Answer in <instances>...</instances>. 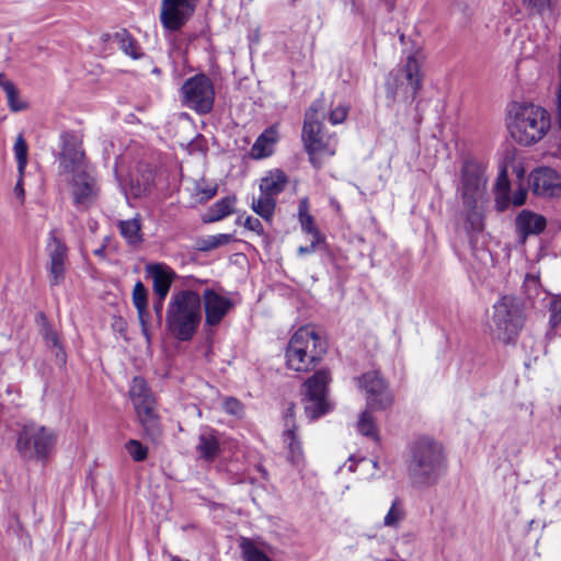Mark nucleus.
Returning <instances> with one entry per match:
<instances>
[{
    "label": "nucleus",
    "mask_w": 561,
    "mask_h": 561,
    "mask_svg": "<svg viewBox=\"0 0 561 561\" xmlns=\"http://www.w3.org/2000/svg\"><path fill=\"white\" fill-rule=\"evenodd\" d=\"M61 152L60 167L62 172L70 174L71 194L76 206L83 209L90 207L98 197L99 187L96 181L84 162L77 138L64 131L60 135Z\"/></svg>",
    "instance_id": "f257e3e1"
},
{
    "label": "nucleus",
    "mask_w": 561,
    "mask_h": 561,
    "mask_svg": "<svg viewBox=\"0 0 561 561\" xmlns=\"http://www.w3.org/2000/svg\"><path fill=\"white\" fill-rule=\"evenodd\" d=\"M325 102L323 98L314 100L305 114L301 138L311 164L319 169L325 160L333 157L337 148L335 134L327 131L323 125Z\"/></svg>",
    "instance_id": "f03ea898"
},
{
    "label": "nucleus",
    "mask_w": 561,
    "mask_h": 561,
    "mask_svg": "<svg viewBox=\"0 0 561 561\" xmlns=\"http://www.w3.org/2000/svg\"><path fill=\"white\" fill-rule=\"evenodd\" d=\"M408 471L416 486L435 485L445 471L443 447L428 437L416 439L410 448Z\"/></svg>",
    "instance_id": "7ed1b4c3"
},
{
    "label": "nucleus",
    "mask_w": 561,
    "mask_h": 561,
    "mask_svg": "<svg viewBox=\"0 0 561 561\" xmlns=\"http://www.w3.org/2000/svg\"><path fill=\"white\" fill-rule=\"evenodd\" d=\"M202 321V298L191 289L173 294L167 308V327L180 341H188Z\"/></svg>",
    "instance_id": "20e7f679"
},
{
    "label": "nucleus",
    "mask_w": 561,
    "mask_h": 561,
    "mask_svg": "<svg viewBox=\"0 0 561 561\" xmlns=\"http://www.w3.org/2000/svg\"><path fill=\"white\" fill-rule=\"evenodd\" d=\"M458 190L470 229L481 231L483 228L482 207L486 201L485 168L479 162L467 161L461 170V182Z\"/></svg>",
    "instance_id": "39448f33"
},
{
    "label": "nucleus",
    "mask_w": 561,
    "mask_h": 561,
    "mask_svg": "<svg viewBox=\"0 0 561 561\" xmlns=\"http://www.w3.org/2000/svg\"><path fill=\"white\" fill-rule=\"evenodd\" d=\"M508 130L520 146H533L540 141L550 128L549 113L534 104H518L510 112Z\"/></svg>",
    "instance_id": "423d86ee"
},
{
    "label": "nucleus",
    "mask_w": 561,
    "mask_h": 561,
    "mask_svg": "<svg viewBox=\"0 0 561 561\" xmlns=\"http://www.w3.org/2000/svg\"><path fill=\"white\" fill-rule=\"evenodd\" d=\"M325 353V344L313 328L301 327L290 337L286 364L291 370L307 373L314 368Z\"/></svg>",
    "instance_id": "0eeeda50"
},
{
    "label": "nucleus",
    "mask_w": 561,
    "mask_h": 561,
    "mask_svg": "<svg viewBox=\"0 0 561 561\" xmlns=\"http://www.w3.org/2000/svg\"><path fill=\"white\" fill-rule=\"evenodd\" d=\"M525 321L524 304L514 295H504L493 305L491 331L493 336L513 343Z\"/></svg>",
    "instance_id": "6e6552de"
},
{
    "label": "nucleus",
    "mask_w": 561,
    "mask_h": 561,
    "mask_svg": "<svg viewBox=\"0 0 561 561\" xmlns=\"http://www.w3.org/2000/svg\"><path fill=\"white\" fill-rule=\"evenodd\" d=\"M420 60L416 53L407 57L402 67L391 70L386 79L385 89L388 105L398 100L413 101L421 89Z\"/></svg>",
    "instance_id": "1a4fd4ad"
},
{
    "label": "nucleus",
    "mask_w": 561,
    "mask_h": 561,
    "mask_svg": "<svg viewBox=\"0 0 561 561\" xmlns=\"http://www.w3.org/2000/svg\"><path fill=\"white\" fill-rule=\"evenodd\" d=\"M55 444L56 435L53 431L38 424H27L19 434L16 449L24 458L45 461Z\"/></svg>",
    "instance_id": "9d476101"
},
{
    "label": "nucleus",
    "mask_w": 561,
    "mask_h": 561,
    "mask_svg": "<svg viewBox=\"0 0 561 561\" xmlns=\"http://www.w3.org/2000/svg\"><path fill=\"white\" fill-rule=\"evenodd\" d=\"M331 380L328 370H319L305 382V412L310 420H316L329 411L327 400L328 385Z\"/></svg>",
    "instance_id": "9b49d317"
},
{
    "label": "nucleus",
    "mask_w": 561,
    "mask_h": 561,
    "mask_svg": "<svg viewBox=\"0 0 561 561\" xmlns=\"http://www.w3.org/2000/svg\"><path fill=\"white\" fill-rule=\"evenodd\" d=\"M129 397L145 430L154 434L158 430L156 401L144 378L131 380Z\"/></svg>",
    "instance_id": "f8f14e48"
},
{
    "label": "nucleus",
    "mask_w": 561,
    "mask_h": 561,
    "mask_svg": "<svg viewBox=\"0 0 561 561\" xmlns=\"http://www.w3.org/2000/svg\"><path fill=\"white\" fill-rule=\"evenodd\" d=\"M185 103L198 113H208L214 104V88L205 75L190 78L182 87Z\"/></svg>",
    "instance_id": "ddd939ff"
},
{
    "label": "nucleus",
    "mask_w": 561,
    "mask_h": 561,
    "mask_svg": "<svg viewBox=\"0 0 561 561\" xmlns=\"http://www.w3.org/2000/svg\"><path fill=\"white\" fill-rule=\"evenodd\" d=\"M197 0H161L160 22L170 33L179 32L191 19Z\"/></svg>",
    "instance_id": "4468645a"
},
{
    "label": "nucleus",
    "mask_w": 561,
    "mask_h": 561,
    "mask_svg": "<svg viewBox=\"0 0 561 561\" xmlns=\"http://www.w3.org/2000/svg\"><path fill=\"white\" fill-rule=\"evenodd\" d=\"M359 386L366 391L369 409L382 410L392 404V394L379 373L368 371L364 374L359 379Z\"/></svg>",
    "instance_id": "2eb2a0df"
},
{
    "label": "nucleus",
    "mask_w": 561,
    "mask_h": 561,
    "mask_svg": "<svg viewBox=\"0 0 561 561\" xmlns=\"http://www.w3.org/2000/svg\"><path fill=\"white\" fill-rule=\"evenodd\" d=\"M529 185L535 195L542 197L561 196V175L551 168L535 169L529 174Z\"/></svg>",
    "instance_id": "dca6fc26"
},
{
    "label": "nucleus",
    "mask_w": 561,
    "mask_h": 561,
    "mask_svg": "<svg viewBox=\"0 0 561 561\" xmlns=\"http://www.w3.org/2000/svg\"><path fill=\"white\" fill-rule=\"evenodd\" d=\"M205 309V323L209 327L218 325L233 308V301L214 289H206L201 297Z\"/></svg>",
    "instance_id": "f3484780"
},
{
    "label": "nucleus",
    "mask_w": 561,
    "mask_h": 561,
    "mask_svg": "<svg viewBox=\"0 0 561 561\" xmlns=\"http://www.w3.org/2000/svg\"><path fill=\"white\" fill-rule=\"evenodd\" d=\"M49 256L50 284L58 285L64 280L66 271L67 247L51 231L46 247Z\"/></svg>",
    "instance_id": "a211bd4d"
},
{
    "label": "nucleus",
    "mask_w": 561,
    "mask_h": 561,
    "mask_svg": "<svg viewBox=\"0 0 561 561\" xmlns=\"http://www.w3.org/2000/svg\"><path fill=\"white\" fill-rule=\"evenodd\" d=\"M515 226L519 239L525 242L528 236L541 233L546 229L547 220L542 215L524 209L517 215Z\"/></svg>",
    "instance_id": "6ab92c4d"
},
{
    "label": "nucleus",
    "mask_w": 561,
    "mask_h": 561,
    "mask_svg": "<svg viewBox=\"0 0 561 561\" xmlns=\"http://www.w3.org/2000/svg\"><path fill=\"white\" fill-rule=\"evenodd\" d=\"M148 274L152 278L153 291L161 299H165L171 284L175 278L174 271L165 264L157 263L147 267Z\"/></svg>",
    "instance_id": "aec40b11"
},
{
    "label": "nucleus",
    "mask_w": 561,
    "mask_h": 561,
    "mask_svg": "<svg viewBox=\"0 0 561 561\" xmlns=\"http://www.w3.org/2000/svg\"><path fill=\"white\" fill-rule=\"evenodd\" d=\"M195 449L201 459L207 462L214 461L220 450L216 432L210 428H203L198 434Z\"/></svg>",
    "instance_id": "412c9836"
},
{
    "label": "nucleus",
    "mask_w": 561,
    "mask_h": 561,
    "mask_svg": "<svg viewBox=\"0 0 561 561\" xmlns=\"http://www.w3.org/2000/svg\"><path fill=\"white\" fill-rule=\"evenodd\" d=\"M277 125H273L265 129L251 147L250 154L253 159H264L270 157L274 151V146L278 141Z\"/></svg>",
    "instance_id": "4be33fe9"
},
{
    "label": "nucleus",
    "mask_w": 561,
    "mask_h": 561,
    "mask_svg": "<svg viewBox=\"0 0 561 561\" xmlns=\"http://www.w3.org/2000/svg\"><path fill=\"white\" fill-rule=\"evenodd\" d=\"M153 182L151 171L137 172L130 175L127 186L123 187L127 198H140L150 192Z\"/></svg>",
    "instance_id": "5701e85b"
},
{
    "label": "nucleus",
    "mask_w": 561,
    "mask_h": 561,
    "mask_svg": "<svg viewBox=\"0 0 561 561\" xmlns=\"http://www.w3.org/2000/svg\"><path fill=\"white\" fill-rule=\"evenodd\" d=\"M283 442L287 449V458L290 463L293 466L300 467L304 463V450L294 425L291 428H286L284 431Z\"/></svg>",
    "instance_id": "b1692460"
},
{
    "label": "nucleus",
    "mask_w": 561,
    "mask_h": 561,
    "mask_svg": "<svg viewBox=\"0 0 561 561\" xmlns=\"http://www.w3.org/2000/svg\"><path fill=\"white\" fill-rule=\"evenodd\" d=\"M287 176L282 170H273L261 180L260 192L275 198L285 187Z\"/></svg>",
    "instance_id": "393cba45"
},
{
    "label": "nucleus",
    "mask_w": 561,
    "mask_h": 561,
    "mask_svg": "<svg viewBox=\"0 0 561 561\" xmlns=\"http://www.w3.org/2000/svg\"><path fill=\"white\" fill-rule=\"evenodd\" d=\"M133 304L138 312V318L142 327L144 333L147 335L146 321L149 317L148 313V293L144 284L138 280L133 289L131 294Z\"/></svg>",
    "instance_id": "a878e982"
},
{
    "label": "nucleus",
    "mask_w": 561,
    "mask_h": 561,
    "mask_svg": "<svg viewBox=\"0 0 561 561\" xmlns=\"http://www.w3.org/2000/svg\"><path fill=\"white\" fill-rule=\"evenodd\" d=\"M407 517V510L402 499L396 496L391 501V505L383 516V527L391 529H399Z\"/></svg>",
    "instance_id": "bb28decb"
},
{
    "label": "nucleus",
    "mask_w": 561,
    "mask_h": 561,
    "mask_svg": "<svg viewBox=\"0 0 561 561\" xmlns=\"http://www.w3.org/2000/svg\"><path fill=\"white\" fill-rule=\"evenodd\" d=\"M0 88L5 93L11 111L20 112L27 107V103L20 98V91L16 85L4 73H0Z\"/></svg>",
    "instance_id": "cd10ccee"
},
{
    "label": "nucleus",
    "mask_w": 561,
    "mask_h": 561,
    "mask_svg": "<svg viewBox=\"0 0 561 561\" xmlns=\"http://www.w3.org/2000/svg\"><path fill=\"white\" fill-rule=\"evenodd\" d=\"M236 198L227 196L216 202L207 211L204 221L215 222L229 216L234 208Z\"/></svg>",
    "instance_id": "c85d7f7f"
},
{
    "label": "nucleus",
    "mask_w": 561,
    "mask_h": 561,
    "mask_svg": "<svg viewBox=\"0 0 561 561\" xmlns=\"http://www.w3.org/2000/svg\"><path fill=\"white\" fill-rule=\"evenodd\" d=\"M239 547L243 561H272V559L261 549L259 542L253 539L242 537Z\"/></svg>",
    "instance_id": "c756f323"
},
{
    "label": "nucleus",
    "mask_w": 561,
    "mask_h": 561,
    "mask_svg": "<svg viewBox=\"0 0 561 561\" xmlns=\"http://www.w3.org/2000/svg\"><path fill=\"white\" fill-rule=\"evenodd\" d=\"M520 2L528 14L540 18L551 15L558 4V0H520Z\"/></svg>",
    "instance_id": "7c9ffc66"
},
{
    "label": "nucleus",
    "mask_w": 561,
    "mask_h": 561,
    "mask_svg": "<svg viewBox=\"0 0 561 561\" xmlns=\"http://www.w3.org/2000/svg\"><path fill=\"white\" fill-rule=\"evenodd\" d=\"M121 234L129 244L139 243L142 240L140 218L134 217L118 222Z\"/></svg>",
    "instance_id": "2f4dec72"
},
{
    "label": "nucleus",
    "mask_w": 561,
    "mask_h": 561,
    "mask_svg": "<svg viewBox=\"0 0 561 561\" xmlns=\"http://www.w3.org/2000/svg\"><path fill=\"white\" fill-rule=\"evenodd\" d=\"M276 202L275 198L267 196L260 192L257 198H253L252 201V209L261 218L266 221H270L275 211Z\"/></svg>",
    "instance_id": "473e14b6"
},
{
    "label": "nucleus",
    "mask_w": 561,
    "mask_h": 561,
    "mask_svg": "<svg viewBox=\"0 0 561 561\" xmlns=\"http://www.w3.org/2000/svg\"><path fill=\"white\" fill-rule=\"evenodd\" d=\"M115 41L119 45V48L134 59H138L141 56V48L136 39L126 31L121 30L114 36Z\"/></svg>",
    "instance_id": "72a5a7b5"
},
{
    "label": "nucleus",
    "mask_w": 561,
    "mask_h": 561,
    "mask_svg": "<svg viewBox=\"0 0 561 561\" xmlns=\"http://www.w3.org/2000/svg\"><path fill=\"white\" fill-rule=\"evenodd\" d=\"M508 188L510 181L507 178L506 170L503 169L500 172L495 183V203L499 210H504L510 204Z\"/></svg>",
    "instance_id": "f704fd0d"
},
{
    "label": "nucleus",
    "mask_w": 561,
    "mask_h": 561,
    "mask_svg": "<svg viewBox=\"0 0 561 561\" xmlns=\"http://www.w3.org/2000/svg\"><path fill=\"white\" fill-rule=\"evenodd\" d=\"M549 324L550 330L547 335L552 337L558 334V327L561 324V295L552 296L549 302Z\"/></svg>",
    "instance_id": "c9c22d12"
},
{
    "label": "nucleus",
    "mask_w": 561,
    "mask_h": 561,
    "mask_svg": "<svg viewBox=\"0 0 561 561\" xmlns=\"http://www.w3.org/2000/svg\"><path fill=\"white\" fill-rule=\"evenodd\" d=\"M13 150L18 163V172L21 176H24L27 164V145L22 135L16 137Z\"/></svg>",
    "instance_id": "e433bc0d"
},
{
    "label": "nucleus",
    "mask_w": 561,
    "mask_h": 561,
    "mask_svg": "<svg viewBox=\"0 0 561 561\" xmlns=\"http://www.w3.org/2000/svg\"><path fill=\"white\" fill-rule=\"evenodd\" d=\"M357 430L364 436L377 438L375 422L368 410L360 414L357 422Z\"/></svg>",
    "instance_id": "4c0bfd02"
},
{
    "label": "nucleus",
    "mask_w": 561,
    "mask_h": 561,
    "mask_svg": "<svg viewBox=\"0 0 561 561\" xmlns=\"http://www.w3.org/2000/svg\"><path fill=\"white\" fill-rule=\"evenodd\" d=\"M125 448L135 461H144L148 456V448L139 440L130 439L126 443Z\"/></svg>",
    "instance_id": "58836bf2"
},
{
    "label": "nucleus",
    "mask_w": 561,
    "mask_h": 561,
    "mask_svg": "<svg viewBox=\"0 0 561 561\" xmlns=\"http://www.w3.org/2000/svg\"><path fill=\"white\" fill-rule=\"evenodd\" d=\"M233 236L229 233H219L215 236H208L203 240V250H213L232 242Z\"/></svg>",
    "instance_id": "ea45409f"
},
{
    "label": "nucleus",
    "mask_w": 561,
    "mask_h": 561,
    "mask_svg": "<svg viewBox=\"0 0 561 561\" xmlns=\"http://www.w3.org/2000/svg\"><path fill=\"white\" fill-rule=\"evenodd\" d=\"M348 112H350L348 105L339 104L334 108L331 110V112L329 114V122L332 125L342 124L346 119Z\"/></svg>",
    "instance_id": "a19ab883"
},
{
    "label": "nucleus",
    "mask_w": 561,
    "mask_h": 561,
    "mask_svg": "<svg viewBox=\"0 0 561 561\" xmlns=\"http://www.w3.org/2000/svg\"><path fill=\"white\" fill-rule=\"evenodd\" d=\"M299 222L304 232L311 236V238L323 237L314 226L313 217L311 215L299 218Z\"/></svg>",
    "instance_id": "79ce46f5"
},
{
    "label": "nucleus",
    "mask_w": 561,
    "mask_h": 561,
    "mask_svg": "<svg viewBox=\"0 0 561 561\" xmlns=\"http://www.w3.org/2000/svg\"><path fill=\"white\" fill-rule=\"evenodd\" d=\"M45 339H46V343H47L48 346L57 348L56 357L60 362L64 363L65 362V352L59 346V341H58L57 334L55 332H53V331H47L46 334H45Z\"/></svg>",
    "instance_id": "37998d69"
},
{
    "label": "nucleus",
    "mask_w": 561,
    "mask_h": 561,
    "mask_svg": "<svg viewBox=\"0 0 561 561\" xmlns=\"http://www.w3.org/2000/svg\"><path fill=\"white\" fill-rule=\"evenodd\" d=\"M324 242L323 237L311 238L309 245H301L298 248L299 255L311 254L316 251L317 247Z\"/></svg>",
    "instance_id": "c03bdc74"
},
{
    "label": "nucleus",
    "mask_w": 561,
    "mask_h": 561,
    "mask_svg": "<svg viewBox=\"0 0 561 561\" xmlns=\"http://www.w3.org/2000/svg\"><path fill=\"white\" fill-rule=\"evenodd\" d=\"M224 408L226 412L232 415H240L242 413V404L234 398L226 399Z\"/></svg>",
    "instance_id": "a18cd8bd"
},
{
    "label": "nucleus",
    "mask_w": 561,
    "mask_h": 561,
    "mask_svg": "<svg viewBox=\"0 0 561 561\" xmlns=\"http://www.w3.org/2000/svg\"><path fill=\"white\" fill-rule=\"evenodd\" d=\"M243 225L247 229L255 232L259 236L263 234V232H264L261 221L255 217H251V216L247 217Z\"/></svg>",
    "instance_id": "49530a36"
},
{
    "label": "nucleus",
    "mask_w": 561,
    "mask_h": 561,
    "mask_svg": "<svg viewBox=\"0 0 561 561\" xmlns=\"http://www.w3.org/2000/svg\"><path fill=\"white\" fill-rule=\"evenodd\" d=\"M527 198V191L524 187H518L512 196V204L514 206H522L525 204Z\"/></svg>",
    "instance_id": "de8ad7c7"
},
{
    "label": "nucleus",
    "mask_w": 561,
    "mask_h": 561,
    "mask_svg": "<svg viewBox=\"0 0 561 561\" xmlns=\"http://www.w3.org/2000/svg\"><path fill=\"white\" fill-rule=\"evenodd\" d=\"M294 417H295V404L290 403L288 405V408L286 409L285 415H284L286 428H291L293 425L296 427Z\"/></svg>",
    "instance_id": "09e8293b"
},
{
    "label": "nucleus",
    "mask_w": 561,
    "mask_h": 561,
    "mask_svg": "<svg viewBox=\"0 0 561 561\" xmlns=\"http://www.w3.org/2000/svg\"><path fill=\"white\" fill-rule=\"evenodd\" d=\"M13 193H14V196L18 199H20V202L24 201L25 192H24V187H23V176H21L20 174H19V180L14 186Z\"/></svg>",
    "instance_id": "8fccbe9b"
},
{
    "label": "nucleus",
    "mask_w": 561,
    "mask_h": 561,
    "mask_svg": "<svg viewBox=\"0 0 561 561\" xmlns=\"http://www.w3.org/2000/svg\"><path fill=\"white\" fill-rule=\"evenodd\" d=\"M309 202L307 198H302L298 206V217L309 216Z\"/></svg>",
    "instance_id": "3c124183"
},
{
    "label": "nucleus",
    "mask_w": 561,
    "mask_h": 561,
    "mask_svg": "<svg viewBox=\"0 0 561 561\" xmlns=\"http://www.w3.org/2000/svg\"><path fill=\"white\" fill-rule=\"evenodd\" d=\"M556 116H557L558 126H559V128H561V88L559 89L558 94H557V113H556Z\"/></svg>",
    "instance_id": "603ef678"
},
{
    "label": "nucleus",
    "mask_w": 561,
    "mask_h": 561,
    "mask_svg": "<svg viewBox=\"0 0 561 561\" xmlns=\"http://www.w3.org/2000/svg\"><path fill=\"white\" fill-rule=\"evenodd\" d=\"M163 300L164 299H161L159 297L158 301L153 304V309L156 311V313L158 314V317L160 318L161 314H162V308H163Z\"/></svg>",
    "instance_id": "864d4df0"
},
{
    "label": "nucleus",
    "mask_w": 561,
    "mask_h": 561,
    "mask_svg": "<svg viewBox=\"0 0 561 561\" xmlns=\"http://www.w3.org/2000/svg\"><path fill=\"white\" fill-rule=\"evenodd\" d=\"M346 5H350L351 9L356 12L357 11V5H356V0H342Z\"/></svg>",
    "instance_id": "5fc2aeb1"
},
{
    "label": "nucleus",
    "mask_w": 561,
    "mask_h": 561,
    "mask_svg": "<svg viewBox=\"0 0 561 561\" xmlns=\"http://www.w3.org/2000/svg\"><path fill=\"white\" fill-rule=\"evenodd\" d=\"M259 470L262 472V474L265 477L266 476V471L264 469H262L261 467H259Z\"/></svg>",
    "instance_id": "6e6d98bb"
},
{
    "label": "nucleus",
    "mask_w": 561,
    "mask_h": 561,
    "mask_svg": "<svg viewBox=\"0 0 561 561\" xmlns=\"http://www.w3.org/2000/svg\"><path fill=\"white\" fill-rule=\"evenodd\" d=\"M215 194V191H211L208 195V198H210Z\"/></svg>",
    "instance_id": "4d7b16f0"
},
{
    "label": "nucleus",
    "mask_w": 561,
    "mask_h": 561,
    "mask_svg": "<svg viewBox=\"0 0 561 561\" xmlns=\"http://www.w3.org/2000/svg\"><path fill=\"white\" fill-rule=\"evenodd\" d=\"M103 250L95 251L96 254H101Z\"/></svg>",
    "instance_id": "13d9d810"
},
{
    "label": "nucleus",
    "mask_w": 561,
    "mask_h": 561,
    "mask_svg": "<svg viewBox=\"0 0 561 561\" xmlns=\"http://www.w3.org/2000/svg\"><path fill=\"white\" fill-rule=\"evenodd\" d=\"M373 465L375 468H377V466H378L377 461H374Z\"/></svg>",
    "instance_id": "bf43d9fd"
}]
</instances>
